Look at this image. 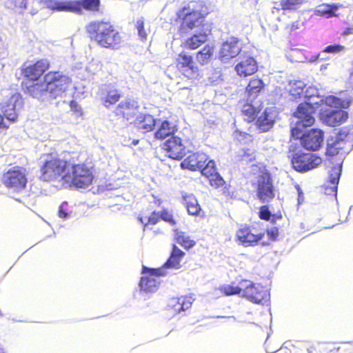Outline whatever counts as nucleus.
<instances>
[{
  "label": "nucleus",
  "mask_w": 353,
  "mask_h": 353,
  "mask_svg": "<svg viewBox=\"0 0 353 353\" xmlns=\"http://www.w3.org/2000/svg\"><path fill=\"white\" fill-rule=\"evenodd\" d=\"M27 174L26 168L14 165L3 172L1 181L8 189L19 192L26 188L28 183Z\"/></svg>",
  "instance_id": "obj_5"
},
{
  "label": "nucleus",
  "mask_w": 353,
  "mask_h": 353,
  "mask_svg": "<svg viewBox=\"0 0 353 353\" xmlns=\"http://www.w3.org/2000/svg\"><path fill=\"white\" fill-rule=\"evenodd\" d=\"M164 150L170 158L176 160L182 159L185 153L181 139L176 136L171 137L164 143Z\"/></svg>",
  "instance_id": "obj_20"
},
{
  "label": "nucleus",
  "mask_w": 353,
  "mask_h": 353,
  "mask_svg": "<svg viewBox=\"0 0 353 353\" xmlns=\"http://www.w3.org/2000/svg\"><path fill=\"white\" fill-rule=\"evenodd\" d=\"M305 0H282L281 9L283 10H295L305 3Z\"/></svg>",
  "instance_id": "obj_48"
},
{
  "label": "nucleus",
  "mask_w": 353,
  "mask_h": 353,
  "mask_svg": "<svg viewBox=\"0 0 353 353\" xmlns=\"http://www.w3.org/2000/svg\"><path fill=\"white\" fill-rule=\"evenodd\" d=\"M175 65L181 74L188 79H196L199 76V68L192 55L183 52L179 53L175 59Z\"/></svg>",
  "instance_id": "obj_12"
},
{
  "label": "nucleus",
  "mask_w": 353,
  "mask_h": 353,
  "mask_svg": "<svg viewBox=\"0 0 353 353\" xmlns=\"http://www.w3.org/2000/svg\"><path fill=\"white\" fill-rule=\"evenodd\" d=\"M133 124L143 133H147L154 129L156 119L150 114H139L134 119Z\"/></svg>",
  "instance_id": "obj_27"
},
{
  "label": "nucleus",
  "mask_w": 353,
  "mask_h": 353,
  "mask_svg": "<svg viewBox=\"0 0 353 353\" xmlns=\"http://www.w3.org/2000/svg\"><path fill=\"white\" fill-rule=\"evenodd\" d=\"M0 353H7L4 348L0 346Z\"/></svg>",
  "instance_id": "obj_63"
},
{
  "label": "nucleus",
  "mask_w": 353,
  "mask_h": 353,
  "mask_svg": "<svg viewBox=\"0 0 353 353\" xmlns=\"http://www.w3.org/2000/svg\"><path fill=\"white\" fill-rule=\"evenodd\" d=\"M199 171L206 179L218 172L215 161L209 159L205 165H203Z\"/></svg>",
  "instance_id": "obj_44"
},
{
  "label": "nucleus",
  "mask_w": 353,
  "mask_h": 353,
  "mask_svg": "<svg viewBox=\"0 0 353 353\" xmlns=\"http://www.w3.org/2000/svg\"><path fill=\"white\" fill-rule=\"evenodd\" d=\"M245 279H240L238 281H232L230 284H225L220 287L221 292L225 296L241 295L243 292Z\"/></svg>",
  "instance_id": "obj_31"
},
{
  "label": "nucleus",
  "mask_w": 353,
  "mask_h": 353,
  "mask_svg": "<svg viewBox=\"0 0 353 353\" xmlns=\"http://www.w3.org/2000/svg\"><path fill=\"white\" fill-rule=\"evenodd\" d=\"M264 236V232L248 224L240 225L235 233L236 241L245 247L257 245Z\"/></svg>",
  "instance_id": "obj_8"
},
{
  "label": "nucleus",
  "mask_w": 353,
  "mask_h": 353,
  "mask_svg": "<svg viewBox=\"0 0 353 353\" xmlns=\"http://www.w3.org/2000/svg\"><path fill=\"white\" fill-rule=\"evenodd\" d=\"M275 122V111L273 108H266L258 116L255 125L261 132H267L274 125Z\"/></svg>",
  "instance_id": "obj_26"
},
{
  "label": "nucleus",
  "mask_w": 353,
  "mask_h": 353,
  "mask_svg": "<svg viewBox=\"0 0 353 353\" xmlns=\"http://www.w3.org/2000/svg\"><path fill=\"white\" fill-rule=\"evenodd\" d=\"M138 220L142 223L143 230H145L149 228L150 225H156L159 221V212L153 211L148 216L140 215Z\"/></svg>",
  "instance_id": "obj_42"
},
{
  "label": "nucleus",
  "mask_w": 353,
  "mask_h": 353,
  "mask_svg": "<svg viewBox=\"0 0 353 353\" xmlns=\"http://www.w3.org/2000/svg\"><path fill=\"white\" fill-rule=\"evenodd\" d=\"M174 239L178 244L186 250L192 248L196 244L195 241L184 232L176 231Z\"/></svg>",
  "instance_id": "obj_40"
},
{
  "label": "nucleus",
  "mask_w": 353,
  "mask_h": 353,
  "mask_svg": "<svg viewBox=\"0 0 353 353\" xmlns=\"http://www.w3.org/2000/svg\"><path fill=\"white\" fill-rule=\"evenodd\" d=\"M141 273L144 276L141 277L139 287L141 290L145 292L156 291L159 285V281L157 279L165 275L163 268H150L143 266Z\"/></svg>",
  "instance_id": "obj_13"
},
{
  "label": "nucleus",
  "mask_w": 353,
  "mask_h": 353,
  "mask_svg": "<svg viewBox=\"0 0 353 353\" xmlns=\"http://www.w3.org/2000/svg\"><path fill=\"white\" fill-rule=\"evenodd\" d=\"M290 161L295 170L304 172L318 167L322 159L315 154L299 152L291 155Z\"/></svg>",
  "instance_id": "obj_9"
},
{
  "label": "nucleus",
  "mask_w": 353,
  "mask_h": 353,
  "mask_svg": "<svg viewBox=\"0 0 353 353\" xmlns=\"http://www.w3.org/2000/svg\"><path fill=\"white\" fill-rule=\"evenodd\" d=\"M58 216L59 218H61V219H66L68 217L67 212L63 210V208L61 205L59 206V211H58Z\"/></svg>",
  "instance_id": "obj_61"
},
{
  "label": "nucleus",
  "mask_w": 353,
  "mask_h": 353,
  "mask_svg": "<svg viewBox=\"0 0 353 353\" xmlns=\"http://www.w3.org/2000/svg\"><path fill=\"white\" fill-rule=\"evenodd\" d=\"M208 160V156L202 152H195L190 154L181 163L183 169L190 171L200 170Z\"/></svg>",
  "instance_id": "obj_21"
},
{
  "label": "nucleus",
  "mask_w": 353,
  "mask_h": 353,
  "mask_svg": "<svg viewBox=\"0 0 353 353\" xmlns=\"http://www.w3.org/2000/svg\"><path fill=\"white\" fill-rule=\"evenodd\" d=\"M177 131L175 125L167 120L163 121L158 126L154 132V137L157 139L163 140L165 138L173 135Z\"/></svg>",
  "instance_id": "obj_32"
},
{
  "label": "nucleus",
  "mask_w": 353,
  "mask_h": 353,
  "mask_svg": "<svg viewBox=\"0 0 353 353\" xmlns=\"http://www.w3.org/2000/svg\"><path fill=\"white\" fill-rule=\"evenodd\" d=\"M71 110L73 114L77 117H81L83 115V111L81 107L79 105L77 101L71 100L69 103Z\"/></svg>",
  "instance_id": "obj_55"
},
{
  "label": "nucleus",
  "mask_w": 353,
  "mask_h": 353,
  "mask_svg": "<svg viewBox=\"0 0 353 353\" xmlns=\"http://www.w3.org/2000/svg\"><path fill=\"white\" fill-rule=\"evenodd\" d=\"M338 9L336 5L322 4L318 6L317 12L321 16L332 17L335 16V11Z\"/></svg>",
  "instance_id": "obj_46"
},
{
  "label": "nucleus",
  "mask_w": 353,
  "mask_h": 353,
  "mask_svg": "<svg viewBox=\"0 0 353 353\" xmlns=\"http://www.w3.org/2000/svg\"><path fill=\"white\" fill-rule=\"evenodd\" d=\"M348 152L347 145L344 142L339 141L336 138L330 137L327 140V145L325 150V155L330 161L334 159V157L342 160L343 156ZM342 163V161L338 164Z\"/></svg>",
  "instance_id": "obj_17"
},
{
  "label": "nucleus",
  "mask_w": 353,
  "mask_h": 353,
  "mask_svg": "<svg viewBox=\"0 0 353 353\" xmlns=\"http://www.w3.org/2000/svg\"><path fill=\"white\" fill-rule=\"evenodd\" d=\"M264 347L267 353H275L281 348V345L275 343L272 339L268 338L265 341Z\"/></svg>",
  "instance_id": "obj_52"
},
{
  "label": "nucleus",
  "mask_w": 353,
  "mask_h": 353,
  "mask_svg": "<svg viewBox=\"0 0 353 353\" xmlns=\"http://www.w3.org/2000/svg\"><path fill=\"white\" fill-rule=\"evenodd\" d=\"M135 28L139 38L142 41H145L148 35L149 28H146L145 21L143 17H141L136 21Z\"/></svg>",
  "instance_id": "obj_43"
},
{
  "label": "nucleus",
  "mask_w": 353,
  "mask_h": 353,
  "mask_svg": "<svg viewBox=\"0 0 353 353\" xmlns=\"http://www.w3.org/2000/svg\"><path fill=\"white\" fill-rule=\"evenodd\" d=\"M46 8L52 12H70L75 13L74 1H54L46 2Z\"/></svg>",
  "instance_id": "obj_30"
},
{
  "label": "nucleus",
  "mask_w": 353,
  "mask_h": 353,
  "mask_svg": "<svg viewBox=\"0 0 353 353\" xmlns=\"http://www.w3.org/2000/svg\"><path fill=\"white\" fill-rule=\"evenodd\" d=\"M239 161L251 162L255 159L254 152L250 148H242L237 154Z\"/></svg>",
  "instance_id": "obj_50"
},
{
  "label": "nucleus",
  "mask_w": 353,
  "mask_h": 353,
  "mask_svg": "<svg viewBox=\"0 0 353 353\" xmlns=\"http://www.w3.org/2000/svg\"><path fill=\"white\" fill-rule=\"evenodd\" d=\"M209 14L205 3L201 0L192 1L186 6L180 8L176 13V21L179 23V34L183 37L195 28L204 29L210 28L205 22L206 16Z\"/></svg>",
  "instance_id": "obj_3"
},
{
  "label": "nucleus",
  "mask_w": 353,
  "mask_h": 353,
  "mask_svg": "<svg viewBox=\"0 0 353 353\" xmlns=\"http://www.w3.org/2000/svg\"><path fill=\"white\" fill-rule=\"evenodd\" d=\"M266 234L270 241H275L279 236V231L277 227H272L266 230Z\"/></svg>",
  "instance_id": "obj_56"
},
{
  "label": "nucleus",
  "mask_w": 353,
  "mask_h": 353,
  "mask_svg": "<svg viewBox=\"0 0 353 353\" xmlns=\"http://www.w3.org/2000/svg\"><path fill=\"white\" fill-rule=\"evenodd\" d=\"M50 68V62L48 59L43 58L34 61H26L21 67V75L24 80L39 82L40 78L45 75V72Z\"/></svg>",
  "instance_id": "obj_6"
},
{
  "label": "nucleus",
  "mask_w": 353,
  "mask_h": 353,
  "mask_svg": "<svg viewBox=\"0 0 353 353\" xmlns=\"http://www.w3.org/2000/svg\"><path fill=\"white\" fill-rule=\"evenodd\" d=\"M153 233L154 235H159L163 234V230L161 228H158L157 230H153Z\"/></svg>",
  "instance_id": "obj_62"
},
{
  "label": "nucleus",
  "mask_w": 353,
  "mask_h": 353,
  "mask_svg": "<svg viewBox=\"0 0 353 353\" xmlns=\"http://www.w3.org/2000/svg\"><path fill=\"white\" fill-rule=\"evenodd\" d=\"M210 34V28L201 29L199 33L193 34L187 38L183 43L182 46L188 50H196L208 40V36Z\"/></svg>",
  "instance_id": "obj_23"
},
{
  "label": "nucleus",
  "mask_w": 353,
  "mask_h": 353,
  "mask_svg": "<svg viewBox=\"0 0 353 353\" xmlns=\"http://www.w3.org/2000/svg\"><path fill=\"white\" fill-rule=\"evenodd\" d=\"M192 298L187 296L178 297L174 300V303L172 307L174 310L176 312L185 311L190 309L192 306Z\"/></svg>",
  "instance_id": "obj_41"
},
{
  "label": "nucleus",
  "mask_w": 353,
  "mask_h": 353,
  "mask_svg": "<svg viewBox=\"0 0 353 353\" xmlns=\"http://www.w3.org/2000/svg\"><path fill=\"white\" fill-rule=\"evenodd\" d=\"M241 46L237 38L232 37L222 44L220 57L223 60H229L236 57L241 52Z\"/></svg>",
  "instance_id": "obj_25"
},
{
  "label": "nucleus",
  "mask_w": 353,
  "mask_h": 353,
  "mask_svg": "<svg viewBox=\"0 0 353 353\" xmlns=\"http://www.w3.org/2000/svg\"><path fill=\"white\" fill-rule=\"evenodd\" d=\"M215 51L213 45L206 44L204 47L196 53V59L201 65L208 64L212 59Z\"/></svg>",
  "instance_id": "obj_36"
},
{
  "label": "nucleus",
  "mask_w": 353,
  "mask_h": 353,
  "mask_svg": "<svg viewBox=\"0 0 353 353\" xmlns=\"http://www.w3.org/2000/svg\"><path fill=\"white\" fill-rule=\"evenodd\" d=\"M6 6L8 8L21 13L27 8V0H6Z\"/></svg>",
  "instance_id": "obj_47"
},
{
  "label": "nucleus",
  "mask_w": 353,
  "mask_h": 353,
  "mask_svg": "<svg viewBox=\"0 0 353 353\" xmlns=\"http://www.w3.org/2000/svg\"><path fill=\"white\" fill-rule=\"evenodd\" d=\"M259 216L264 221H269L272 216V214L268 205H262L259 208Z\"/></svg>",
  "instance_id": "obj_53"
},
{
  "label": "nucleus",
  "mask_w": 353,
  "mask_h": 353,
  "mask_svg": "<svg viewBox=\"0 0 353 353\" xmlns=\"http://www.w3.org/2000/svg\"><path fill=\"white\" fill-rule=\"evenodd\" d=\"M324 139L323 130L312 128L304 132L300 137V143L306 150L316 151L322 145Z\"/></svg>",
  "instance_id": "obj_14"
},
{
  "label": "nucleus",
  "mask_w": 353,
  "mask_h": 353,
  "mask_svg": "<svg viewBox=\"0 0 353 353\" xmlns=\"http://www.w3.org/2000/svg\"><path fill=\"white\" fill-rule=\"evenodd\" d=\"M261 110V105L254 106L251 103H247L243 105L241 114L245 121L248 123H251L256 121Z\"/></svg>",
  "instance_id": "obj_37"
},
{
  "label": "nucleus",
  "mask_w": 353,
  "mask_h": 353,
  "mask_svg": "<svg viewBox=\"0 0 353 353\" xmlns=\"http://www.w3.org/2000/svg\"><path fill=\"white\" fill-rule=\"evenodd\" d=\"M298 28H299V22L298 21H295L286 27V30L289 32H292Z\"/></svg>",
  "instance_id": "obj_60"
},
{
  "label": "nucleus",
  "mask_w": 353,
  "mask_h": 353,
  "mask_svg": "<svg viewBox=\"0 0 353 353\" xmlns=\"http://www.w3.org/2000/svg\"><path fill=\"white\" fill-rule=\"evenodd\" d=\"M39 179L76 188H87L93 182L92 166L85 163H72L57 153L43 154L39 165Z\"/></svg>",
  "instance_id": "obj_1"
},
{
  "label": "nucleus",
  "mask_w": 353,
  "mask_h": 353,
  "mask_svg": "<svg viewBox=\"0 0 353 353\" xmlns=\"http://www.w3.org/2000/svg\"><path fill=\"white\" fill-rule=\"evenodd\" d=\"M324 103L329 107L348 108L353 101V87L350 90L341 92L340 97L328 95L323 99Z\"/></svg>",
  "instance_id": "obj_18"
},
{
  "label": "nucleus",
  "mask_w": 353,
  "mask_h": 353,
  "mask_svg": "<svg viewBox=\"0 0 353 353\" xmlns=\"http://www.w3.org/2000/svg\"><path fill=\"white\" fill-rule=\"evenodd\" d=\"M138 102L131 99H127L120 102L114 110V114L122 121H129L133 119L139 112Z\"/></svg>",
  "instance_id": "obj_16"
},
{
  "label": "nucleus",
  "mask_w": 353,
  "mask_h": 353,
  "mask_svg": "<svg viewBox=\"0 0 353 353\" xmlns=\"http://www.w3.org/2000/svg\"><path fill=\"white\" fill-rule=\"evenodd\" d=\"M282 219H283V215H282L281 212H277L276 213L272 214V216L270 218V220H269V221H270V223H272V224H275V223H276V222L278 221L282 220Z\"/></svg>",
  "instance_id": "obj_58"
},
{
  "label": "nucleus",
  "mask_w": 353,
  "mask_h": 353,
  "mask_svg": "<svg viewBox=\"0 0 353 353\" xmlns=\"http://www.w3.org/2000/svg\"><path fill=\"white\" fill-rule=\"evenodd\" d=\"M10 127L9 123L7 122L6 118L0 112V130H8Z\"/></svg>",
  "instance_id": "obj_57"
},
{
  "label": "nucleus",
  "mask_w": 353,
  "mask_h": 353,
  "mask_svg": "<svg viewBox=\"0 0 353 353\" xmlns=\"http://www.w3.org/2000/svg\"><path fill=\"white\" fill-rule=\"evenodd\" d=\"M185 253L181 250L176 245L172 246V251L168 259L164 263L163 268H179L181 259Z\"/></svg>",
  "instance_id": "obj_35"
},
{
  "label": "nucleus",
  "mask_w": 353,
  "mask_h": 353,
  "mask_svg": "<svg viewBox=\"0 0 353 353\" xmlns=\"http://www.w3.org/2000/svg\"><path fill=\"white\" fill-rule=\"evenodd\" d=\"M183 205L185 206L188 212L194 216H204L205 212L202 210L196 196L190 193L183 196Z\"/></svg>",
  "instance_id": "obj_29"
},
{
  "label": "nucleus",
  "mask_w": 353,
  "mask_h": 353,
  "mask_svg": "<svg viewBox=\"0 0 353 353\" xmlns=\"http://www.w3.org/2000/svg\"><path fill=\"white\" fill-rule=\"evenodd\" d=\"M265 83L262 79L256 76L251 78L245 87V92L249 97L256 98L264 90Z\"/></svg>",
  "instance_id": "obj_33"
},
{
  "label": "nucleus",
  "mask_w": 353,
  "mask_h": 353,
  "mask_svg": "<svg viewBox=\"0 0 353 353\" xmlns=\"http://www.w3.org/2000/svg\"><path fill=\"white\" fill-rule=\"evenodd\" d=\"M71 79L59 71H49L43 76L42 81L23 85L22 89L30 96L41 99L47 94L52 99L61 97L70 87Z\"/></svg>",
  "instance_id": "obj_2"
},
{
  "label": "nucleus",
  "mask_w": 353,
  "mask_h": 353,
  "mask_svg": "<svg viewBox=\"0 0 353 353\" xmlns=\"http://www.w3.org/2000/svg\"><path fill=\"white\" fill-rule=\"evenodd\" d=\"M322 105L327 106L323 101V99L314 102H303L296 108L293 115L296 117L297 124L303 127H310L315 123L314 114L316 110Z\"/></svg>",
  "instance_id": "obj_7"
},
{
  "label": "nucleus",
  "mask_w": 353,
  "mask_h": 353,
  "mask_svg": "<svg viewBox=\"0 0 353 353\" xmlns=\"http://www.w3.org/2000/svg\"><path fill=\"white\" fill-rule=\"evenodd\" d=\"M256 195L262 202H268L274 197L272 177L269 172H263L257 179Z\"/></svg>",
  "instance_id": "obj_15"
},
{
  "label": "nucleus",
  "mask_w": 353,
  "mask_h": 353,
  "mask_svg": "<svg viewBox=\"0 0 353 353\" xmlns=\"http://www.w3.org/2000/svg\"><path fill=\"white\" fill-rule=\"evenodd\" d=\"M85 32L90 41L101 48L117 50L123 42L121 33L109 21H90L85 26Z\"/></svg>",
  "instance_id": "obj_4"
},
{
  "label": "nucleus",
  "mask_w": 353,
  "mask_h": 353,
  "mask_svg": "<svg viewBox=\"0 0 353 353\" xmlns=\"http://www.w3.org/2000/svg\"><path fill=\"white\" fill-rule=\"evenodd\" d=\"M305 84L301 81H294L290 83L289 94L292 101L303 98Z\"/></svg>",
  "instance_id": "obj_38"
},
{
  "label": "nucleus",
  "mask_w": 353,
  "mask_h": 353,
  "mask_svg": "<svg viewBox=\"0 0 353 353\" xmlns=\"http://www.w3.org/2000/svg\"><path fill=\"white\" fill-rule=\"evenodd\" d=\"M341 174V163L332 168L329 179L323 185L324 192L327 195L336 196L338 184Z\"/></svg>",
  "instance_id": "obj_24"
},
{
  "label": "nucleus",
  "mask_w": 353,
  "mask_h": 353,
  "mask_svg": "<svg viewBox=\"0 0 353 353\" xmlns=\"http://www.w3.org/2000/svg\"><path fill=\"white\" fill-rule=\"evenodd\" d=\"M258 63L253 57L244 55L236 64L234 70L238 76L247 77L255 74L258 71Z\"/></svg>",
  "instance_id": "obj_19"
},
{
  "label": "nucleus",
  "mask_w": 353,
  "mask_h": 353,
  "mask_svg": "<svg viewBox=\"0 0 353 353\" xmlns=\"http://www.w3.org/2000/svg\"><path fill=\"white\" fill-rule=\"evenodd\" d=\"M332 137L339 141L344 142V144L347 145V142L353 140V125H347L339 128L335 134Z\"/></svg>",
  "instance_id": "obj_39"
},
{
  "label": "nucleus",
  "mask_w": 353,
  "mask_h": 353,
  "mask_svg": "<svg viewBox=\"0 0 353 353\" xmlns=\"http://www.w3.org/2000/svg\"><path fill=\"white\" fill-rule=\"evenodd\" d=\"M350 74L353 75V68L351 70Z\"/></svg>",
  "instance_id": "obj_64"
},
{
  "label": "nucleus",
  "mask_w": 353,
  "mask_h": 353,
  "mask_svg": "<svg viewBox=\"0 0 353 353\" xmlns=\"http://www.w3.org/2000/svg\"><path fill=\"white\" fill-rule=\"evenodd\" d=\"M18 101V96L12 95L1 106L2 115L6 118L7 122L10 125L18 119V114L16 112V103Z\"/></svg>",
  "instance_id": "obj_28"
},
{
  "label": "nucleus",
  "mask_w": 353,
  "mask_h": 353,
  "mask_svg": "<svg viewBox=\"0 0 353 353\" xmlns=\"http://www.w3.org/2000/svg\"><path fill=\"white\" fill-rule=\"evenodd\" d=\"M159 217L160 219L167 222L171 226H174L176 224L173 214L166 208H163L159 212Z\"/></svg>",
  "instance_id": "obj_51"
},
{
  "label": "nucleus",
  "mask_w": 353,
  "mask_h": 353,
  "mask_svg": "<svg viewBox=\"0 0 353 353\" xmlns=\"http://www.w3.org/2000/svg\"><path fill=\"white\" fill-rule=\"evenodd\" d=\"M319 110V119L330 127H336L345 123L348 118V112L341 108L322 105Z\"/></svg>",
  "instance_id": "obj_10"
},
{
  "label": "nucleus",
  "mask_w": 353,
  "mask_h": 353,
  "mask_svg": "<svg viewBox=\"0 0 353 353\" xmlns=\"http://www.w3.org/2000/svg\"><path fill=\"white\" fill-rule=\"evenodd\" d=\"M100 0H78L74 1L75 13L81 14L83 10L91 12H99Z\"/></svg>",
  "instance_id": "obj_34"
},
{
  "label": "nucleus",
  "mask_w": 353,
  "mask_h": 353,
  "mask_svg": "<svg viewBox=\"0 0 353 353\" xmlns=\"http://www.w3.org/2000/svg\"><path fill=\"white\" fill-rule=\"evenodd\" d=\"M345 47L340 44H334L330 45L325 47L323 50V52L330 53V54H335L339 53L343 50H344Z\"/></svg>",
  "instance_id": "obj_54"
},
{
  "label": "nucleus",
  "mask_w": 353,
  "mask_h": 353,
  "mask_svg": "<svg viewBox=\"0 0 353 353\" xmlns=\"http://www.w3.org/2000/svg\"><path fill=\"white\" fill-rule=\"evenodd\" d=\"M243 297L252 303L259 304L267 302L270 299V292L266 286L245 279Z\"/></svg>",
  "instance_id": "obj_11"
},
{
  "label": "nucleus",
  "mask_w": 353,
  "mask_h": 353,
  "mask_svg": "<svg viewBox=\"0 0 353 353\" xmlns=\"http://www.w3.org/2000/svg\"><path fill=\"white\" fill-rule=\"evenodd\" d=\"M303 98L305 99L304 102H314L316 101H319L322 98H320L319 95V90L317 88L313 86H310L306 89H304V94ZM323 97V99H324Z\"/></svg>",
  "instance_id": "obj_45"
},
{
  "label": "nucleus",
  "mask_w": 353,
  "mask_h": 353,
  "mask_svg": "<svg viewBox=\"0 0 353 353\" xmlns=\"http://www.w3.org/2000/svg\"><path fill=\"white\" fill-rule=\"evenodd\" d=\"M301 130L298 127H294L291 129V134L294 139H299L302 134Z\"/></svg>",
  "instance_id": "obj_59"
},
{
  "label": "nucleus",
  "mask_w": 353,
  "mask_h": 353,
  "mask_svg": "<svg viewBox=\"0 0 353 353\" xmlns=\"http://www.w3.org/2000/svg\"><path fill=\"white\" fill-rule=\"evenodd\" d=\"M207 179L208 180L209 184L216 189L221 188L225 184V181L219 172L209 176Z\"/></svg>",
  "instance_id": "obj_49"
},
{
  "label": "nucleus",
  "mask_w": 353,
  "mask_h": 353,
  "mask_svg": "<svg viewBox=\"0 0 353 353\" xmlns=\"http://www.w3.org/2000/svg\"><path fill=\"white\" fill-rule=\"evenodd\" d=\"M121 97V92L111 84L104 85L100 89V99L105 108L116 104Z\"/></svg>",
  "instance_id": "obj_22"
}]
</instances>
